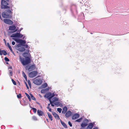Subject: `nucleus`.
Here are the masks:
<instances>
[{
  "mask_svg": "<svg viewBox=\"0 0 129 129\" xmlns=\"http://www.w3.org/2000/svg\"><path fill=\"white\" fill-rule=\"evenodd\" d=\"M23 56L25 57V58L19 56L20 60L21 63L24 66H25L30 62V59L28 57L29 54L28 53H24L22 54Z\"/></svg>",
  "mask_w": 129,
  "mask_h": 129,
  "instance_id": "obj_1",
  "label": "nucleus"
},
{
  "mask_svg": "<svg viewBox=\"0 0 129 129\" xmlns=\"http://www.w3.org/2000/svg\"><path fill=\"white\" fill-rule=\"evenodd\" d=\"M6 9V11L3 12L2 14V17L6 18L11 17L12 14V12L9 9Z\"/></svg>",
  "mask_w": 129,
  "mask_h": 129,
  "instance_id": "obj_2",
  "label": "nucleus"
},
{
  "mask_svg": "<svg viewBox=\"0 0 129 129\" xmlns=\"http://www.w3.org/2000/svg\"><path fill=\"white\" fill-rule=\"evenodd\" d=\"M13 39L17 42L21 44L22 46H25L26 48H27L28 47L27 45H24V44L26 43L25 41L21 39H17L15 38H13Z\"/></svg>",
  "mask_w": 129,
  "mask_h": 129,
  "instance_id": "obj_3",
  "label": "nucleus"
},
{
  "mask_svg": "<svg viewBox=\"0 0 129 129\" xmlns=\"http://www.w3.org/2000/svg\"><path fill=\"white\" fill-rule=\"evenodd\" d=\"M2 6L1 8L2 9H9V7L7 6L8 5V4L4 0H2L1 1Z\"/></svg>",
  "mask_w": 129,
  "mask_h": 129,
  "instance_id": "obj_4",
  "label": "nucleus"
},
{
  "mask_svg": "<svg viewBox=\"0 0 129 129\" xmlns=\"http://www.w3.org/2000/svg\"><path fill=\"white\" fill-rule=\"evenodd\" d=\"M42 82V81L40 79L36 78L33 80L34 83L37 85L41 84Z\"/></svg>",
  "mask_w": 129,
  "mask_h": 129,
  "instance_id": "obj_5",
  "label": "nucleus"
},
{
  "mask_svg": "<svg viewBox=\"0 0 129 129\" xmlns=\"http://www.w3.org/2000/svg\"><path fill=\"white\" fill-rule=\"evenodd\" d=\"M37 74V72L36 71H34L30 72L29 74V77L33 78L36 76Z\"/></svg>",
  "mask_w": 129,
  "mask_h": 129,
  "instance_id": "obj_6",
  "label": "nucleus"
},
{
  "mask_svg": "<svg viewBox=\"0 0 129 129\" xmlns=\"http://www.w3.org/2000/svg\"><path fill=\"white\" fill-rule=\"evenodd\" d=\"M18 28V27H16L15 25H13L10 26L9 27V30L12 31H13L14 32H15L17 30Z\"/></svg>",
  "mask_w": 129,
  "mask_h": 129,
  "instance_id": "obj_7",
  "label": "nucleus"
},
{
  "mask_svg": "<svg viewBox=\"0 0 129 129\" xmlns=\"http://www.w3.org/2000/svg\"><path fill=\"white\" fill-rule=\"evenodd\" d=\"M23 36V35L19 33H17L15 34H13L11 36V37H20L21 38Z\"/></svg>",
  "mask_w": 129,
  "mask_h": 129,
  "instance_id": "obj_8",
  "label": "nucleus"
},
{
  "mask_svg": "<svg viewBox=\"0 0 129 129\" xmlns=\"http://www.w3.org/2000/svg\"><path fill=\"white\" fill-rule=\"evenodd\" d=\"M88 120L87 119H84L83 122L81 124V126L82 127H85L87 125L88 122Z\"/></svg>",
  "mask_w": 129,
  "mask_h": 129,
  "instance_id": "obj_9",
  "label": "nucleus"
},
{
  "mask_svg": "<svg viewBox=\"0 0 129 129\" xmlns=\"http://www.w3.org/2000/svg\"><path fill=\"white\" fill-rule=\"evenodd\" d=\"M3 21L5 23L9 25H12L13 23L12 21L9 19H4Z\"/></svg>",
  "mask_w": 129,
  "mask_h": 129,
  "instance_id": "obj_10",
  "label": "nucleus"
},
{
  "mask_svg": "<svg viewBox=\"0 0 129 129\" xmlns=\"http://www.w3.org/2000/svg\"><path fill=\"white\" fill-rule=\"evenodd\" d=\"M52 113L54 117H55L56 119L59 120L60 119L58 115L55 112H52Z\"/></svg>",
  "mask_w": 129,
  "mask_h": 129,
  "instance_id": "obj_11",
  "label": "nucleus"
},
{
  "mask_svg": "<svg viewBox=\"0 0 129 129\" xmlns=\"http://www.w3.org/2000/svg\"><path fill=\"white\" fill-rule=\"evenodd\" d=\"M79 116V115L77 113L75 114L72 117V119L73 120H75L78 118Z\"/></svg>",
  "mask_w": 129,
  "mask_h": 129,
  "instance_id": "obj_12",
  "label": "nucleus"
},
{
  "mask_svg": "<svg viewBox=\"0 0 129 129\" xmlns=\"http://www.w3.org/2000/svg\"><path fill=\"white\" fill-rule=\"evenodd\" d=\"M72 113L70 111H67L65 114V116L67 117H70Z\"/></svg>",
  "mask_w": 129,
  "mask_h": 129,
  "instance_id": "obj_13",
  "label": "nucleus"
},
{
  "mask_svg": "<svg viewBox=\"0 0 129 129\" xmlns=\"http://www.w3.org/2000/svg\"><path fill=\"white\" fill-rule=\"evenodd\" d=\"M93 126V124L92 123H90L87 127V129H91Z\"/></svg>",
  "mask_w": 129,
  "mask_h": 129,
  "instance_id": "obj_14",
  "label": "nucleus"
},
{
  "mask_svg": "<svg viewBox=\"0 0 129 129\" xmlns=\"http://www.w3.org/2000/svg\"><path fill=\"white\" fill-rule=\"evenodd\" d=\"M17 50L19 51L23 52L25 51V49L23 47H20L18 48Z\"/></svg>",
  "mask_w": 129,
  "mask_h": 129,
  "instance_id": "obj_15",
  "label": "nucleus"
},
{
  "mask_svg": "<svg viewBox=\"0 0 129 129\" xmlns=\"http://www.w3.org/2000/svg\"><path fill=\"white\" fill-rule=\"evenodd\" d=\"M51 92H48L45 94V95L44 97L46 98H50V94Z\"/></svg>",
  "mask_w": 129,
  "mask_h": 129,
  "instance_id": "obj_16",
  "label": "nucleus"
},
{
  "mask_svg": "<svg viewBox=\"0 0 129 129\" xmlns=\"http://www.w3.org/2000/svg\"><path fill=\"white\" fill-rule=\"evenodd\" d=\"M6 52L4 50L1 51L0 50V55H2L3 54L4 55H6L7 54Z\"/></svg>",
  "mask_w": 129,
  "mask_h": 129,
  "instance_id": "obj_17",
  "label": "nucleus"
},
{
  "mask_svg": "<svg viewBox=\"0 0 129 129\" xmlns=\"http://www.w3.org/2000/svg\"><path fill=\"white\" fill-rule=\"evenodd\" d=\"M37 112L38 115L40 116H42L43 114V112L41 110H38Z\"/></svg>",
  "mask_w": 129,
  "mask_h": 129,
  "instance_id": "obj_18",
  "label": "nucleus"
},
{
  "mask_svg": "<svg viewBox=\"0 0 129 129\" xmlns=\"http://www.w3.org/2000/svg\"><path fill=\"white\" fill-rule=\"evenodd\" d=\"M51 99L52 100V102L54 103L58 100V98L56 97H54L52 98Z\"/></svg>",
  "mask_w": 129,
  "mask_h": 129,
  "instance_id": "obj_19",
  "label": "nucleus"
},
{
  "mask_svg": "<svg viewBox=\"0 0 129 129\" xmlns=\"http://www.w3.org/2000/svg\"><path fill=\"white\" fill-rule=\"evenodd\" d=\"M49 88H47L42 89L41 91V92L43 93H45L47 91L49 90Z\"/></svg>",
  "mask_w": 129,
  "mask_h": 129,
  "instance_id": "obj_20",
  "label": "nucleus"
},
{
  "mask_svg": "<svg viewBox=\"0 0 129 129\" xmlns=\"http://www.w3.org/2000/svg\"><path fill=\"white\" fill-rule=\"evenodd\" d=\"M67 110V108L66 107H64L63 108V111H62V113L63 114H65Z\"/></svg>",
  "mask_w": 129,
  "mask_h": 129,
  "instance_id": "obj_21",
  "label": "nucleus"
},
{
  "mask_svg": "<svg viewBox=\"0 0 129 129\" xmlns=\"http://www.w3.org/2000/svg\"><path fill=\"white\" fill-rule=\"evenodd\" d=\"M55 96V94L54 93H51V94H50V98H48V100L49 101H50L51 100V99H52V98L54 97Z\"/></svg>",
  "mask_w": 129,
  "mask_h": 129,
  "instance_id": "obj_22",
  "label": "nucleus"
},
{
  "mask_svg": "<svg viewBox=\"0 0 129 129\" xmlns=\"http://www.w3.org/2000/svg\"><path fill=\"white\" fill-rule=\"evenodd\" d=\"M47 114L49 118L52 121L53 119V118L52 117L51 115L49 113H47Z\"/></svg>",
  "mask_w": 129,
  "mask_h": 129,
  "instance_id": "obj_23",
  "label": "nucleus"
},
{
  "mask_svg": "<svg viewBox=\"0 0 129 129\" xmlns=\"http://www.w3.org/2000/svg\"><path fill=\"white\" fill-rule=\"evenodd\" d=\"M60 122L61 123L62 125L65 128H67V125H66V124L63 122L61 120H60Z\"/></svg>",
  "mask_w": 129,
  "mask_h": 129,
  "instance_id": "obj_24",
  "label": "nucleus"
},
{
  "mask_svg": "<svg viewBox=\"0 0 129 129\" xmlns=\"http://www.w3.org/2000/svg\"><path fill=\"white\" fill-rule=\"evenodd\" d=\"M47 84L46 83H45L42 85L41 87L43 88H45L47 87Z\"/></svg>",
  "mask_w": 129,
  "mask_h": 129,
  "instance_id": "obj_25",
  "label": "nucleus"
},
{
  "mask_svg": "<svg viewBox=\"0 0 129 129\" xmlns=\"http://www.w3.org/2000/svg\"><path fill=\"white\" fill-rule=\"evenodd\" d=\"M22 74L24 77L25 78L26 80H27V78L26 75L25 73L23 72H22Z\"/></svg>",
  "mask_w": 129,
  "mask_h": 129,
  "instance_id": "obj_26",
  "label": "nucleus"
},
{
  "mask_svg": "<svg viewBox=\"0 0 129 129\" xmlns=\"http://www.w3.org/2000/svg\"><path fill=\"white\" fill-rule=\"evenodd\" d=\"M25 94H26V96L28 98L29 101H31V100L30 98V96L28 94H27L26 93H25Z\"/></svg>",
  "mask_w": 129,
  "mask_h": 129,
  "instance_id": "obj_27",
  "label": "nucleus"
},
{
  "mask_svg": "<svg viewBox=\"0 0 129 129\" xmlns=\"http://www.w3.org/2000/svg\"><path fill=\"white\" fill-rule=\"evenodd\" d=\"M29 95L30 96L32 100H36V99L33 96V95L31 94H29Z\"/></svg>",
  "mask_w": 129,
  "mask_h": 129,
  "instance_id": "obj_28",
  "label": "nucleus"
},
{
  "mask_svg": "<svg viewBox=\"0 0 129 129\" xmlns=\"http://www.w3.org/2000/svg\"><path fill=\"white\" fill-rule=\"evenodd\" d=\"M59 103L58 102H55L54 103V104L55 105L58 106L59 105Z\"/></svg>",
  "mask_w": 129,
  "mask_h": 129,
  "instance_id": "obj_29",
  "label": "nucleus"
},
{
  "mask_svg": "<svg viewBox=\"0 0 129 129\" xmlns=\"http://www.w3.org/2000/svg\"><path fill=\"white\" fill-rule=\"evenodd\" d=\"M82 118H81L80 119H79L77 120H76V121H77L78 122H80L82 120Z\"/></svg>",
  "mask_w": 129,
  "mask_h": 129,
  "instance_id": "obj_30",
  "label": "nucleus"
},
{
  "mask_svg": "<svg viewBox=\"0 0 129 129\" xmlns=\"http://www.w3.org/2000/svg\"><path fill=\"white\" fill-rule=\"evenodd\" d=\"M31 108L33 110V111L34 113H36L37 111V109L35 108Z\"/></svg>",
  "mask_w": 129,
  "mask_h": 129,
  "instance_id": "obj_31",
  "label": "nucleus"
},
{
  "mask_svg": "<svg viewBox=\"0 0 129 129\" xmlns=\"http://www.w3.org/2000/svg\"><path fill=\"white\" fill-rule=\"evenodd\" d=\"M61 110H62V109L61 108H58L57 109V111L60 113L61 112Z\"/></svg>",
  "mask_w": 129,
  "mask_h": 129,
  "instance_id": "obj_32",
  "label": "nucleus"
},
{
  "mask_svg": "<svg viewBox=\"0 0 129 129\" xmlns=\"http://www.w3.org/2000/svg\"><path fill=\"white\" fill-rule=\"evenodd\" d=\"M50 102V104H51V105L52 106V107H54V104H53V103H53V102H52L51 101V100L50 101H49Z\"/></svg>",
  "mask_w": 129,
  "mask_h": 129,
  "instance_id": "obj_33",
  "label": "nucleus"
},
{
  "mask_svg": "<svg viewBox=\"0 0 129 129\" xmlns=\"http://www.w3.org/2000/svg\"><path fill=\"white\" fill-rule=\"evenodd\" d=\"M32 118L33 119L35 120H37V118L35 116H33L32 117Z\"/></svg>",
  "mask_w": 129,
  "mask_h": 129,
  "instance_id": "obj_34",
  "label": "nucleus"
},
{
  "mask_svg": "<svg viewBox=\"0 0 129 129\" xmlns=\"http://www.w3.org/2000/svg\"><path fill=\"white\" fill-rule=\"evenodd\" d=\"M12 81L13 83V84H14V85H16V83L15 82V81L13 79H12Z\"/></svg>",
  "mask_w": 129,
  "mask_h": 129,
  "instance_id": "obj_35",
  "label": "nucleus"
},
{
  "mask_svg": "<svg viewBox=\"0 0 129 129\" xmlns=\"http://www.w3.org/2000/svg\"><path fill=\"white\" fill-rule=\"evenodd\" d=\"M33 66H30L29 68L28 69V70L29 71H31L32 70H31L30 69H32L33 68Z\"/></svg>",
  "mask_w": 129,
  "mask_h": 129,
  "instance_id": "obj_36",
  "label": "nucleus"
},
{
  "mask_svg": "<svg viewBox=\"0 0 129 129\" xmlns=\"http://www.w3.org/2000/svg\"><path fill=\"white\" fill-rule=\"evenodd\" d=\"M9 71V72H12V68L11 67H10L8 68Z\"/></svg>",
  "mask_w": 129,
  "mask_h": 129,
  "instance_id": "obj_37",
  "label": "nucleus"
},
{
  "mask_svg": "<svg viewBox=\"0 0 129 129\" xmlns=\"http://www.w3.org/2000/svg\"><path fill=\"white\" fill-rule=\"evenodd\" d=\"M28 83L29 86L30 87L31 86V84L30 81L29 80H28Z\"/></svg>",
  "mask_w": 129,
  "mask_h": 129,
  "instance_id": "obj_38",
  "label": "nucleus"
},
{
  "mask_svg": "<svg viewBox=\"0 0 129 129\" xmlns=\"http://www.w3.org/2000/svg\"><path fill=\"white\" fill-rule=\"evenodd\" d=\"M5 60L6 61H9V59H8V58H7V57H5Z\"/></svg>",
  "mask_w": 129,
  "mask_h": 129,
  "instance_id": "obj_39",
  "label": "nucleus"
},
{
  "mask_svg": "<svg viewBox=\"0 0 129 129\" xmlns=\"http://www.w3.org/2000/svg\"><path fill=\"white\" fill-rule=\"evenodd\" d=\"M21 96L20 94H19L18 95H17V97L18 98H20L21 97Z\"/></svg>",
  "mask_w": 129,
  "mask_h": 129,
  "instance_id": "obj_40",
  "label": "nucleus"
},
{
  "mask_svg": "<svg viewBox=\"0 0 129 129\" xmlns=\"http://www.w3.org/2000/svg\"><path fill=\"white\" fill-rule=\"evenodd\" d=\"M68 124L71 127L72 126V125L70 121L68 122Z\"/></svg>",
  "mask_w": 129,
  "mask_h": 129,
  "instance_id": "obj_41",
  "label": "nucleus"
},
{
  "mask_svg": "<svg viewBox=\"0 0 129 129\" xmlns=\"http://www.w3.org/2000/svg\"><path fill=\"white\" fill-rule=\"evenodd\" d=\"M7 45L8 46L9 48L10 47H11V46L10 45L9 43H7Z\"/></svg>",
  "mask_w": 129,
  "mask_h": 129,
  "instance_id": "obj_42",
  "label": "nucleus"
},
{
  "mask_svg": "<svg viewBox=\"0 0 129 129\" xmlns=\"http://www.w3.org/2000/svg\"><path fill=\"white\" fill-rule=\"evenodd\" d=\"M9 48L10 50V51H11V52H12L13 50H12V49L11 47H9Z\"/></svg>",
  "mask_w": 129,
  "mask_h": 129,
  "instance_id": "obj_43",
  "label": "nucleus"
},
{
  "mask_svg": "<svg viewBox=\"0 0 129 129\" xmlns=\"http://www.w3.org/2000/svg\"><path fill=\"white\" fill-rule=\"evenodd\" d=\"M50 104H49L48 105V106L47 107V109H49V106H50Z\"/></svg>",
  "mask_w": 129,
  "mask_h": 129,
  "instance_id": "obj_44",
  "label": "nucleus"
},
{
  "mask_svg": "<svg viewBox=\"0 0 129 129\" xmlns=\"http://www.w3.org/2000/svg\"><path fill=\"white\" fill-rule=\"evenodd\" d=\"M15 44V42L14 41H12V44L13 45H14Z\"/></svg>",
  "mask_w": 129,
  "mask_h": 129,
  "instance_id": "obj_45",
  "label": "nucleus"
},
{
  "mask_svg": "<svg viewBox=\"0 0 129 129\" xmlns=\"http://www.w3.org/2000/svg\"><path fill=\"white\" fill-rule=\"evenodd\" d=\"M10 72V75H11V76H12V72Z\"/></svg>",
  "mask_w": 129,
  "mask_h": 129,
  "instance_id": "obj_46",
  "label": "nucleus"
},
{
  "mask_svg": "<svg viewBox=\"0 0 129 129\" xmlns=\"http://www.w3.org/2000/svg\"><path fill=\"white\" fill-rule=\"evenodd\" d=\"M3 40H4V42H5V44H6V40H5V39H4Z\"/></svg>",
  "mask_w": 129,
  "mask_h": 129,
  "instance_id": "obj_47",
  "label": "nucleus"
},
{
  "mask_svg": "<svg viewBox=\"0 0 129 129\" xmlns=\"http://www.w3.org/2000/svg\"><path fill=\"white\" fill-rule=\"evenodd\" d=\"M20 44H19L17 45V47H18V48H19V47H20Z\"/></svg>",
  "mask_w": 129,
  "mask_h": 129,
  "instance_id": "obj_48",
  "label": "nucleus"
},
{
  "mask_svg": "<svg viewBox=\"0 0 129 129\" xmlns=\"http://www.w3.org/2000/svg\"><path fill=\"white\" fill-rule=\"evenodd\" d=\"M49 109V111H50V112H51V108H49V109Z\"/></svg>",
  "mask_w": 129,
  "mask_h": 129,
  "instance_id": "obj_49",
  "label": "nucleus"
},
{
  "mask_svg": "<svg viewBox=\"0 0 129 129\" xmlns=\"http://www.w3.org/2000/svg\"><path fill=\"white\" fill-rule=\"evenodd\" d=\"M26 87H27V88L28 89H29L28 87V86L27 85V84H26Z\"/></svg>",
  "mask_w": 129,
  "mask_h": 129,
  "instance_id": "obj_50",
  "label": "nucleus"
},
{
  "mask_svg": "<svg viewBox=\"0 0 129 129\" xmlns=\"http://www.w3.org/2000/svg\"><path fill=\"white\" fill-rule=\"evenodd\" d=\"M14 55H15V54L14 53V52H13V51H12V52H11Z\"/></svg>",
  "mask_w": 129,
  "mask_h": 129,
  "instance_id": "obj_51",
  "label": "nucleus"
},
{
  "mask_svg": "<svg viewBox=\"0 0 129 129\" xmlns=\"http://www.w3.org/2000/svg\"><path fill=\"white\" fill-rule=\"evenodd\" d=\"M92 129H98V128L97 127H95Z\"/></svg>",
  "mask_w": 129,
  "mask_h": 129,
  "instance_id": "obj_52",
  "label": "nucleus"
},
{
  "mask_svg": "<svg viewBox=\"0 0 129 129\" xmlns=\"http://www.w3.org/2000/svg\"><path fill=\"white\" fill-rule=\"evenodd\" d=\"M84 127H81L80 128V129H84Z\"/></svg>",
  "mask_w": 129,
  "mask_h": 129,
  "instance_id": "obj_53",
  "label": "nucleus"
},
{
  "mask_svg": "<svg viewBox=\"0 0 129 129\" xmlns=\"http://www.w3.org/2000/svg\"><path fill=\"white\" fill-rule=\"evenodd\" d=\"M39 96L41 98L42 97V96H41V95L40 94H39Z\"/></svg>",
  "mask_w": 129,
  "mask_h": 129,
  "instance_id": "obj_54",
  "label": "nucleus"
},
{
  "mask_svg": "<svg viewBox=\"0 0 129 129\" xmlns=\"http://www.w3.org/2000/svg\"><path fill=\"white\" fill-rule=\"evenodd\" d=\"M24 37L23 39H24Z\"/></svg>",
  "mask_w": 129,
  "mask_h": 129,
  "instance_id": "obj_55",
  "label": "nucleus"
}]
</instances>
